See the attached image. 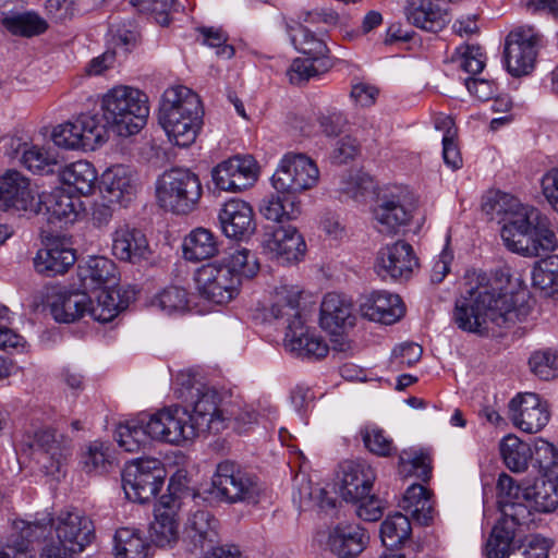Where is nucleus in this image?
Instances as JSON below:
<instances>
[{
	"label": "nucleus",
	"mask_w": 558,
	"mask_h": 558,
	"mask_svg": "<svg viewBox=\"0 0 558 558\" xmlns=\"http://www.w3.org/2000/svg\"><path fill=\"white\" fill-rule=\"evenodd\" d=\"M484 210L493 219L504 222L501 238L514 253L529 257L541 256L558 246L548 218L510 194L496 193L484 204Z\"/></svg>",
	"instance_id": "f257e3e1"
},
{
	"label": "nucleus",
	"mask_w": 558,
	"mask_h": 558,
	"mask_svg": "<svg viewBox=\"0 0 558 558\" xmlns=\"http://www.w3.org/2000/svg\"><path fill=\"white\" fill-rule=\"evenodd\" d=\"M524 295V292H509L496 279L478 277L476 286L456 301L453 320L461 330L475 333L487 329L488 323L510 327L529 313L526 305L519 304Z\"/></svg>",
	"instance_id": "f03ea898"
},
{
	"label": "nucleus",
	"mask_w": 558,
	"mask_h": 558,
	"mask_svg": "<svg viewBox=\"0 0 558 558\" xmlns=\"http://www.w3.org/2000/svg\"><path fill=\"white\" fill-rule=\"evenodd\" d=\"M258 270L256 256L241 247L221 259L201 266L194 274V281L202 298L222 305L239 294L242 278L251 279Z\"/></svg>",
	"instance_id": "7ed1b4c3"
},
{
	"label": "nucleus",
	"mask_w": 558,
	"mask_h": 558,
	"mask_svg": "<svg viewBox=\"0 0 558 558\" xmlns=\"http://www.w3.org/2000/svg\"><path fill=\"white\" fill-rule=\"evenodd\" d=\"M174 395L184 403V409L190 411V416L201 434H218L228 426L230 417L221 407V395L207 385L198 373L192 369L178 373Z\"/></svg>",
	"instance_id": "20e7f679"
},
{
	"label": "nucleus",
	"mask_w": 558,
	"mask_h": 558,
	"mask_svg": "<svg viewBox=\"0 0 558 558\" xmlns=\"http://www.w3.org/2000/svg\"><path fill=\"white\" fill-rule=\"evenodd\" d=\"M40 538L39 558H71L82 553L95 537L93 521L80 511H62L47 523Z\"/></svg>",
	"instance_id": "39448f33"
},
{
	"label": "nucleus",
	"mask_w": 558,
	"mask_h": 558,
	"mask_svg": "<svg viewBox=\"0 0 558 558\" xmlns=\"http://www.w3.org/2000/svg\"><path fill=\"white\" fill-rule=\"evenodd\" d=\"M101 108L106 122L124 137L138 133L149 116L147 95L125 85L116 86L105 94Z\"/></svg>",
	"instance_id": "423d86ee"
},
{
	"label": "nucleus",
	"mask_w": 558,
	"mask_h": 558,
	"mask_svg": "<svg viewBox=\"0 0 558 558\" xmlns=\"http://www.w3.org/2000/svg\"><path fill=\"white\" fill-rule=\"evenodd\" d=\"M205 493L217 501L257 504L262 486L258 477L240 463L223 460L217 464L210 487Z\"/></svg>",
	"instance_id": "0eeeda50"
},
{
	"label": "nucleus",
	"mask_w": 558,
	"mask_h": 558,
	"mask_svg": "<svg viewBox=\"0 0 558 558\" xmlns=\"http://www.w3.org/2000/svg\"><path fill=\"white\" fill-rule=\"evenodd\" d=\"M288 33L295 49L307 56L304 59L296 58L290 65L288 74L292 84L307 82L332 68L329 49L323 36H317L301 24L288 26Z\"/></svg>",
	"instance_id": "6e6552de"
},
{
	"label": "nucleus",
	"mask_w": 558,
	"mask_h": 558,
	"mask_svg": "<svg viewBox=\"0 0 558 558\" xmlns=\"http://www.w3.org/2000/svg\"><path fill=\"white\" fill-rule=\"evenodd\" d=\"M203 194L196 173L185 168L165 171L156 182L158 204L177 215H187L196 209Z\"/></svg>",
	"instance_id": "1a4fd4ad"
},
{
	"label": "nucleus",
	"mask_w": 558,
	"mask_h": 558,
	"mask_svg": "<svg viewBox=\"0 0 558 558\" xmlns=\"http://www.w3.org/2000/svg\"><path fill=\"white\" fill-rule=\"evenodd\" d=\"M167 472L156 458H140L126 464L122 472L125 497L138 504L154 499L165 484Z\"/></svg>",
	"instance_id": "9d476101"
},
{
	"label": "nucleus",
	"mask_w": 558,
	"mask_h": 558,
	"mask_svg": "<svg viewBox=\"0 0 558 558\" xmlns=\"http://www.w3.org/2000/svg\"><path fill=\"white\" fill-rule=\"evenodd\" d=\"M319 178L316 163L301 153H287L272 175L276 192L298 196L314 187Z\"/></svg>",
	"instance_id": "9b49d317"
},
{
	"label": "nucleus",
	"mask_w": 558,
	"mask_h": 558,
	"mask_svg": "<svg viewBox=\"0 0 558 558\" xmlns=\"http://www.w3.org/2000/svg\"><path fill=\"white\" fill-rule=\"evenodd\" d=\"M148 427L154 440L177 446L192 441L201 434L190 416V411L178 405L148 415Z\"/></svg>",
	"instance_id": "f8f14e48"
},
{
	"label": "nucleus",
	"mask_w": 558,
	"mask_h": 558,
	"mask_svg": "<svg viewBox=\"0 0 558 558\" xmlns=\"http://www.w3.org/2000/svg\"><path fill=\"white\" fill-rule=\"evenodd\" d=\"M539 40V35L533 28H518L509 33L504 56L507 70L512 76L520 77L533 70Z\"/></svg>",
	"instance_id": "ddd939ff"
},
{
	"label": "nucleus",
	"mask_w": 558,
	"mask_h": 558,
	"mask_svg": "<svg viewBox=\"0 0 558 558\" xmlns=\"http://www.w3.org/2000/svg\"><path fill=\"white\" fill-rule=\"evenodd\" d=\"M211 177L217 189L241 192L257 181L258 166L251 155H238L217 165Z\"/></svg>",
	"instance_id": "4468645a"
},
{
	"label": "nucleus",
	"mask_w": 558,
	"mask_h": 558,
	"mask_svg": "<svg viewBox=\"0 0 558 558\" xmlns=\"http://www.w3.org/2000/svg\"><path fill=\"white\" fill-rule=\"evenodd\" d=\"M508 409L513 425L529 434L542 430L550 417L547 402L533 392L518 393L510 400Z\"/></svg>",
	"instance_id": "2eb2a0df"
},
{
	"label": "nucleus",
	"mask_w": 558,
	"mask_h": 558,
	"mask_svg": "<svg viewBox=\"0 0 558 558\" xmlns=\"http://www.w3.org/2000/svg\"><path fill=\"white\" fill-rule=\"evenodd\" d=\"M262 248L269 258L280 264H291L304 256L306 244L295 227L280 226L265 233Z\"/></svg>",
	"instance_id": "dca6fc26"
},
{
	"label": "nucleus",
	"mask_w": 558,
	"mask_h": 558,
	"mask_svg": "<svg viewBox=\"0 0 558 558\" xmlns=\"http://www.w3.org/2000/svg\"><path fill=\"white\" fill-rule=\"evenodd\" d=\"M36 201L29 180L21 172L7 170L0 175V209L33 214L40 210V207L34 209Z\"/></svg>",
	"instance_id": "f3484780"
},
{
	"label": "nucleus",
	"mask_w": 558,
	"mask_h": 558,
	"mask_svg": "<svg viewBox=\"0 0 558 558\" xmlns=\"http://www.w3.org/2000/svg\"><path fill=\"white\" fill-rule=\"evenodd\" d=\"M34 447L41 454L40 462L46 473L52 476L63 472L73 449L69 437L50 428L35 433Z\"/></svg>",
	"instance_id": "a211bd4d"
},
{
	"label": "nucleus",
	"mask_w": 558,
	"mask_h": 558,
	"mask_svg": "<svg viewBox=\"0 0 558 558\" xmlns=\"http://www.w3.org/2000/svg\"><path fill=\"white\" fill-rule=\"evenodd\" d=\"M417 266L412 246L404 241L388 244L377 254L376 269L383 278L408 279Z\"/></svg>",
	"instance_id": "6ab92c4d"
},
{
	"label": "nucleus",
	"mask_w": 558,
	"mask_h": 558,
	"mask_svg": "<svg viewBox=\"0 0 558 558\" xmlns=\"http://www.w3.org/2000/svg\"><path fill=\"white\" fill-rule=\"evenodd\" d=\"M533 502L524 500L521 496L520 499L506 504L499 510L502 518L493 527L487 543L494 546L508 545L510 541L523 539L518 535V526L531 522Z\"/></svg>",
	"instance_id": "aec40b11"
},
{
	"label": "nucleus",
	"mask_w": 558,
	"mask_h": 558,
	"mask_svg": "<svg viewBox=\"0 0 558 558\" xmlns=\"http://www.w3.org/2000/svg\"><path fill=\"white\" fill-rule=\"evenodd\" d=\"M33 215H43L50 225L73 223L83 213V202L80 196H74L64 190H56L49 194L38 196Z\"/></svg>",
	"instance_id": "412c9836"
},
{
	"label": "nucleus",
	"mask_w": 558,
	"mask_h": 558,
	"mask_svg": "<svg viewBox=\"0 0 558 558\" xmlns=\"http://www.w3.org/2000/svg\"><path fill=\"white\" fill-rule=\"evenodd\" d=\"M189 97L185 100V106H183V111L192 114V117L179 122L178 116L172 112L166 116V124H161L169 140L180 147L192 145L203 124L204 111L199 97L197 95H190Z\"/></svg>",
	"instance_id": "4be33fe9"
},
{
	"label": "nucleus",
	"mask_w": 558,
	"mask_h": 558,
	"mask_svg": "<svg viewBox=\"0 0 558 558\" xmlns=\"http://www.w3.org/2000/svg\"><path fill=\"white\" fill-rule=\"evenodd\" d=\"M189 97L185 100V106H183V111L192 114V117L179 122L178 116L172 112L166 116V124H161L169 140L180 147L192 145L203 124L204 111L199 97L197 95H190Z\"/></svg>",
	"instance_id": "5701e85b"
},
{
	"label": "nucleus",
	"mask_w": 558,
	"mask_h": 558,
	"mask_svg": "<svg viewBox=\"0 0 558 558\" xmlns=\"http://www.w3.org/2000/svg\"><path fill=\"white\" fill-rule=\"evenodd\" d=\"M136 190V177L129 167L114 166L101 175L99 191L104 202L126 206L134 198Z\"/></svg>",
	"instance_id": "b1692460"
},
{
	"label": "nucleus",
	"mask_w": 558,
	"mask_h": 558,
	"mask_svg": "<svg viewBox=\"0 0 558 558\" xmlns=\"http://www.w3.org/2000/svg\"><path fill=\"white\" fill-rule=\"evenodd\" d=\"M339 494L347 502H357L371 493L375 481L374 470L365 462L345 461L340 465Z\"/></svg>",
	"instance_id": "393cba45"
},
{
	"label": "nucleus",
	"mask_w": 558,
	"mask_h": 558,
	"mask_svg": "<svg viewBox=\"0 0 558 558\" xmlns=\"http://www.w3.org/2000/svg\"><path fill=\"white\" fill-rule=\"evenodd\" d=\"M284 348L299 357L319 360L329 351L327 342L306 327L303 320H293L286 327Z\"/></svg>",
	"instance_id": "a878e982"
},
{
	"label": "nucleus",
	"mask_w": 558,
	"mask_h": 558,
	"mask_svg": "<svg viewBox=\"0 0 558 558\" xmlns=\"http://www.w3.org/2000/svg\"><path fill=\"white\" fill-rule=\"evenodd\" d=\"M111 252L117 259L132 264L147 259L150 255L146 235L128 223L118 226L113 231Z\"/></svg>",
	"instance_id": "bb28decb"
},
{
	"label": "nucleus",
	"mask_w": 558,
	"mask_h": 558,
	"mask_svg": "<svg viewBox=\"0 0 558 558\" xmlns=\"http://www.w3.org/2000/svg\"><path fill=\"white\" fill-rule=\"evenodd\" d=\"M373 215L376 230L388 236L398 234L412 219V213L395 195L379 197Z\"/></svg>",
	"instance_id": "cd10ccee"
},
{
	"label": "nucleus",
	"mask_w": 558,
	"mask_h": 558,
	"mask_svg": "<svg viewBox=\"0 0 558 558\" xmlns=\"http://www.w3.org/2000/svg\"><path fill=\"white\" fill-rule=\"evenodd\" d=\"M218 219L228 238L243 239L255 230L253 208L242 199L232 198L226 202Z\"/></svg>",
	"instance_id": "c85d7f7f"
},
{
	"label": "nucleus",
	"mask_w": 558,
	"mask_h": 558,
	"mask_svg": "<svg viewBox=\"0 0 558 558\" xmlns=\"http://www.w3.org/2000/svg\"><path fill=\"white\" fill-rule=\"evenodd\" d=\"M361 315L369 320L391 325L404 315V305L398 294L375 291L360 304Z\"/></svg>",
	"instance_id": "c756f323"
},
{
	"label": "nucleus",
	"mask_w": 558,
	"mask_h": 558,
	"mask_svg": "<svg viewBox=\"0 0 558 558\" xmlns=\"http://www.w3.org/2000/svg\"><path fill=\"white\" fill-rule=\"evenodd\" d=\"M504 546H494L486 543L485 554L487 558H548L551 547L549 539L536 534L523 537V539L510 541Z\"/></svg>",
	"instance_id": "7c9ffc66"
},
{
	"label": "nucleus",
	"mask_w": 558,
	"mask_h": 558,
	"mask_svg": "<svg viewBox=\"0 0 558 558\" xmlns=\"http://www.w3.org/2000/svg\"><path fill=\"white\" fill-rule=\"evenodd\" d=\"M75 260L74 250L64 246L59 241H49L45 247L37 251L34 257V268L40 275L54 277L66 272Z\"/></svg>",
	"instance_id": "2f4dec72"
},
{
	"label": "nucleus",
	"mask_w": 558,
	"mask_h": 558,
	"mask_svg": "<svg viewBox=\"0 0 558 558\" xmlns=\"http://www.w3.org/2000/svg\"><path fill=\"white\" fill-rule=\"evenodd\" d=\"M218 521L207 510L191 513L184 529V542L190 551L204 550L217 542Z\"/></svg>",
	"instance_id": "473e14b6"
},
{
	"label": "nucleus",
	"mask_w": 558,
	"mask_h": 558,
	"mask_svg": "<svg viewBox=\"0 0 558 558\" xmlns=\"http://www.w3.org/2000/svg\"><path fill=\"white\" fill-rule=\"evenodd\" d=\"M355 316L350 299L335 292L325 295L320 305V325L331 333L353 327Z\"/></svg>",
	"instance_id": "72a5a7b5"
},
{
	"label": "nucleus",
	"mask_w": 558,
	"mask_h": 558,
	"mask_svg": "<svg viewBox=\"0 0 558 558\" xmlns=\"http://www.w3.org/2000/svg\"><path fill=\"white\" fill-rule=\"evenodd\" d=\"M90 296L84 289L61 290L51 298L50 312L59 323L70 324L87 314Z\"/></svg>",
	"instance_id": "f704fd0d"
},
{
	"label": "nucleus",
	"mask_w": 558,
	"mask_h": 558,
	"mask_svg": "<svg viewBox=\"0 0 558 558\" xmlns=\"http://www.w3.org/2000/svg\"><path fill=\"white\" fill-rule=\"evenodd\" d=\"M407 21L426 32L437 33L447 24V13L435 0H405Z\"/></svg>",
	"instance_id": "c9c22d12"
},
{
	"label": "nucleus",
	"mask_w": 558,
	"mask_h": 558,
	"mask_svg": "<svg viewBox=\"0 0 558 558\" xmlns=\"http://www.w3.org/2000/svg\"><path fill=\"white\" fill-rule=\"evenodd\" d=\"M368 539L366 530L359 524H339L330 532L328 545L339 558H351L364 550Z\"/></svg>",
	"instance_id": "e433bc0d"
},
{
	"label": "nucleus",
	"mask_w": 558,
	"mask_h": 558,
	"mask_svg": "<svg viewBox=\"0 0 558 558\" xmlns=\"http://www.w3.org/2000/svg\"><path fill=\"white\" fill-rule=\"evenodd\" d=\"M46 531L47 527L38 522L27 523L0 547V558H34V551L40 554L39 543Z\"/></svg>",
	"instance_id": "4c0bfd02"
},
{
	"label": "nucleus",
	"mask_w": 558,
	"mask_h": 558,
	"mask_svg": "<svg viewBox=\"0 0 558 558\" xmlns=\"http://www.w3.org/2000/svg\"><path fill=\"white\" fill-rule=\"evenodd\" d=\"M77 277L85 291L104 290L116 283V266L106 257L93 256L78 265Z\"/></svg>",
	"instance_id": "58836bf2"
},
{
	"label": "nucleus",
	"mask_w": 558,
	"mask_h": 558,
	"mask_svg": "<svg viewBox=\"0 0 558 558\" xmlns=\"http://www.w3.org/2000/svg\"><path fill=\"white\" fill-rule=\"evenodd\" d=\"M172 504H174V500L170 496H162L155 508V521L150 525V538L156 546L166 547L178 541V521Z\"/></svg>",
	"instance_id": "ea45409f"
},
{
	"label": "nucleus",
	"mask_w": 558,
	"mask_h": 558,
	"mask_svg": "<svg viewBox=\"0 0 558 558\" xmlns=\"http://www.w3.org/2000/svg\"><path fill=\"white\" fill-rule=\"evenodd\" d=\"M303 293L301 287L291 283H281L276 287L272 293L270 315L284 324H292L293 320H303L300 311V299Z\"/></svg>",
	"instance_id": "a19ab883"
},
{
	"label": "nucleus",
	"mask_w": 558,
	"mask_h": 558,
	"mask_svg": "<svg viewBox=\"0 0 558 558\" xmlns=\"http://www.w3.org/2000/svg\"><path fill=\"white\" fill-rule=\"evenodd\" d=\"M148 432V415L142 414L120 424L116 432V440L126 452H136L150 444L153 434Z\"/></svg>",
	"instance_id": "79ce46f5"
},
{
	"label": "nucleus",
	"mask_w": 558,
	"mask_h": 558,
	"mask_svg": "<svg viewBox=\"0 0 558 558\" xmlns=\"http://www.w3.org/2000/svg\"><path fill=\"white\" fill-rule=\"evenodd\" d=\"M259 211L271 221L292 220L301 214V202L298 196L277 192L262 201Z\"/></svg>",
	"instance_id": "37998d69"
},
{
	"label": "nucleus",
	"mask_w": 558,
	"mask_h": 558,
	"mask_svg": "<svg viewBox=\"0 0 558 558\" xmlns=\"http://www.w3.org/2000/svg\"><path fill=\"white\" fill-rule=\"evenodd\" d=\"M403 509L421 525H429L434 519L435 509L430 500V492L421 484L411 485L403 497Z\"/></svg>",
	"instance_id": "c03bdc74"
},
{
	"label": "nucleus",
	"mask_w": 558,
	"mask_h": 558,
	"mask_svg": "<svg viewBox=\"0 0 558 558\" xmlns=\"http://www.w3.org/2000/svg\"><path fill=\"white\" fill-rule=\"evenodd\" d=\"M218 253V242L214 233L205 228H196L183 242V256L191 262L213 257Z\"/></svg>",
	"instance_id": "a18cd8bd"
},
{
	"label": "nucleus",
	"mask_w": 558,
	"mask_h": 558,
	"mask_svg": "<svg viewBox=\"0 0 558 558\" xmlns=\"http://www.w3.org/2000/svg\"><path fill=\"white\" fill-rule=\"evenodd\" d=\"M113 543L116 558H148L149 544L137 529H118Z\"/></svg>",
	"instance_id": "49530a36"
},
{
	"label": "nucleus",
	"mask_w": 558,
	"mask_h": 558,
	"mask_svg": "<svg viewBox=\"0 0 558 558\" xmlns=\"http://www.w3.org/2000/svg\"><path fill=\"white\" fill-rule=\"evenodd\" d=\"M60 178L64 184L72 186L81 195H88L95 187L97 172L89 161L78 160L66 165L60 171Z\"/></svg>",
	"instance_id": "de8ad7c7"
},
{
	"label": "nucleus",
	"mask_w": 558,
	"mask_h": 558,
	"mask_svg": "<svg viewBox=\"0 0 558 558\" xmlns=\"http://www.w3.org/2000/svg\"><path fill=\"white\" fill-rule=\"evenodd\" d=\"M412 526L408 515L396 512L380 524V538L387 549H398L411 537Z\"/></svg>",
	"instance_id": "09e8293b"
},
{
	"label": "nucleus",
	"mask_w": 558,
	"mask_h": 558,
	"mask_svg": "<svg viewBox=\"0 0 558 558\" xmlns=\"http://www.w3.org/2000/svg\"><path fill=\"white\" fill-rule=\"evenodd\" d=\"M522 497L533 502V509L538 512H551L558 509V476L525 488Z\"/></svg>",
	"instance_id": "8fccbe9b"
},
{
	"label": "nucleus",
	"mask_w": 558,
	"mask_h": 558,
	"mask_svg": "<svg viewBox=\"0 0 558 558\" xmlns=\"http://www.w3.org/2000/svg\"><path fill=\"white\" fill-rule=\"evenodd\" d=\"M499 449L501 458L509 470L512 472H523L527 469L529 461L532 458L529 444L514 435H508L500 441Z\"/></svg>",
	"instance_id": "3c124183"
},
{
	"label": "nucleus",
	"mask_w": 558,
	"mask_h": 558,
	"mask_svg": "<svg viewBox=\"0 0 558 558\" xmlns=\"http://www.w3.org/2000/svg\"><path fill=\"white\" fill-rule=\"evenodd\" d=\"M110 447L102 441H93L81 454V464L87 474H104L112 464Z\"/></svg>",
	"instance_id": "603ef678"
},
{
	"label": "nucleus",
	"mask_w": 558,
	"mask_h": 558,
	"mask_svg": "<svg viewBox=\"0 0 558 558\" xmlns=\"http://www.w3.org/2000/svg\"><path fill=\"white\" fill-rule=\"evenodd\" d=\"M190 95L196 94L185 86L171 87L163 93L158 116L160 125L166 124V116L172 112L178 116L179 122L192 117V114L183 111V106H185V100L190 98Z\"/></svg>",
	"instance_id": "864d4df0"
},
{
	"label": "nucleus",
	"mask_w": 558,
	"mask_h": 558,
	"mask_svg": "<svg viewBox=\"0 0 558 558\" xmlns=\"http://www.w3.org/2000/svg\"><path fill=\"white\" fill-rule=\"evenodd\" d=\"M4 26L14 35L32 37L43 34L47 22L35 12H23L8 16L3 20Z\"/></svg>",
	"instance_id": "5fc2aeb1"
},
{
	"label": "nucleus",
	"mask_w": 558,
	"mask_h": 558,
	"mask_svg": "<svg viewBox=\"0 0 558 558\" xmlns=\"http://www.w3.org/2000/svg\"><path fill=\"white\" fill-rule=\"evenodd\" d=\"M534 287L546 295L558 296V255L544 259L532 272Z\"/></svg>",
	"instance_id": "6e6d98bb"
},
{
	"label": "nucleus",
	"mask_w": 558,
	"mask_h": 558,
	"mask_svg": "<svg viewBox=\"0 0 558 558\" xmlns=\"http://www.w3.org/2000/svg\"><path fill=\"white\" fill-rule=\"evenodd\" d=\"M119 293L107 289L100 290L96 301L90 299L87 314L96 322L101 324L111 322L119 313V303L117 299Z\"/></svg>",
	"instance_id": "4d7b16f0"
},
{
	"label": "nucleus",
	"mask_w": 558,
	"mask_h": 558,
	"mask_svg": "<svg viewBox=\"0 0 558 558\" xmlns=\"http://www.w3.org/2000/svg\"><path fill=\"white\" fill-rule=\"evenodd\" d=\"M75 120L82 137L83 148L95 149L104 141L105 125L96 116L92 114H81Z\"/></svg>",
	"instance_id": "13d9d810"
},
{
	"label": "nucleus",
	"mask_w": 558,
	"mask_h": 558,
	"mask_svg": "<svg viewBox=\"0 0 558 558\" xmlns=\"http://www.w3.org/2000/svg\"><path fill=\"white\" fill-rule=\"evenodd\" d=\"M154 304L168 314L184 312L189 306L187 292L181 287H167L156 295Z\"/></svg>",
	"instance_id": "bf43d9fd"
},
{
	"label": "nucleus",
	"mask_w": 558,
	"mask_h": 558,
	"mask_svg": "<svg viewBox=\"0 0 558 558\" xmlns=\"http://www.w3.org/2000/svg\"><path fill=\"white\" fill-rule=\"evenodd\" d=\"M374 190L372 178L362 172L351 173L341 181L340 192L354 202H362Z\"/></svg>",
	"instance_id": "052dcab7"
},
{
	"label": "nucleus",
	"mask_w": 558,
	"mask_h": 558,
	"mask_svg": "<svg viewBox=\"0 0 558 558\" xmlns=\"http://www.w3.org/2000/svg\"><path fill=\"white\" fill-rule=\"evenodd\" d=\"M298 494L300 505H315L322 510L336 507V499L324 487L313 485L310 481L301 484Z\"/></svg>",
	"instance_id": "680f3d73"
},
{
	"label": "nucleus",
	"mask_w": 558,
	"mask_h": 558,
	"mask_svg": "<svg viewBox=\"0 0 558 558\" xmlns=\"http://www.w3.org/2000/svg\"><path fill=\"white\" fill-rule=\"evenodd\" d=\"M531 371L542 380L558 376V354L551 350L537 351L529 360Z\"/></svg>",
	"instance_id": "e2e57ef3"
},
{
	"label": "nucleus",
	"mask_w": 558,
	"mask_h": 558,
	"mask_svg": "<svg viewBox=\"0 0 558 558\" xmlns=\"http://www.w3.org/2000/svg\"><path fill=\"white\" fill-rule=\"evenodd\" d=\"M365 447L374 454L388 457L396 450L392 439L377 426H366L361 430Z\"/></svg>",
	"instance_id": "0e129e2a"
},
{
	"label": "nucleus",
	"mask_w": 558,
	"mask_h": 558,
	"mask_svg": "<svg viewBox=\"0 0 558 558\" xmlns=\"http://www.w3.org/2000/svg\"><path fill=\"white\" fill-rule=\"evenodd\" d=\"M130 3L138 12L154 15L156 23L163 27L170 24L169 14L177 5L175 0H130Z\"/></svg>",
	"instance_id": "69168bd1"
},
{
	"label": "nucleus",
	"mask_w": 558,
	"mask_h": 558,
	"mask_svg": "<svg viewBox=\"0 0 558 558\" xmlns=\"http://www.w3.org/2000/svg\"><path fill=\"white\" fill-rule=\"evenodd\" d=\"M444 124L447 126V130L441 140L442 159L447 167L452 170H458L462 167L463 160L456 142L457 130L453 128V123L449 118L444 119Z\"/></svg>",
	"instance_id": "338daca9"
},
{
	"label": "nucleus",
	"mask_w": 558,
	"mask_h": 558,
	"mask_svg": "<svg viewBox=\"0 0 558 558\" xmlns=\"http://www.w3.org/2000/svg\"><path fill=\"white\" fill-rule=\"evenodd\" d=\"M21 162L33 172H52L50 167L57 165L56 157L45 148L33 146L25 149Z\"/></svg>",
	"instance_id": "774afa93"
}]
</instances>
